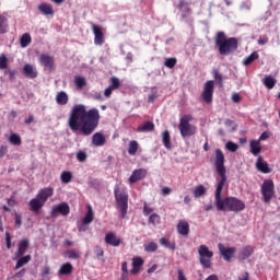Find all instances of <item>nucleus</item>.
Segmentation results:
<instances>
[{"mask_svg": "<svg viewBox=\"0 0 280 280\" xmlns=\"http://www.w3.org/2000/svg\"><path fill=\"white\" fill-rule=\"evenodd\" d=\"M32 44V35L30 33H25L20 38V45L21 47L25 48L28 47Z\"/></svg>", "mask_w": 280, "mask_h": 280, "instance_id": "30", "label": "nucleus"}, {"mask_svg": "<svg viewBox=\"0 0 280 280\" xmlns=\"http://www.w3.org/2000/svg\"><path fill=\"white\" fill-rule=\"evenodd\" d=\"M141 266H143V259H141V257L132 258V269L130 270V273L137 276L138 272H140Z\"/></svg>", "mask_w": 280, "mask_h": 280, "instance_id": "20", "label": "nucleus"}, {"mask_svg": "<svg viewBox=\"0 0 280 280\" xmlns=\"http://www.w3.org/2000/svg\"><path fill=\"white\" fill-rule=\"evenodd\" d=\"M92 31L94 34V44L98 46L104 45V32H102V27L97 24H92Z\"/></svg>", "mask_w": 280, "mask_h": 280, "instance_id": "13", "label": "nucleus"}, {"mask_svg": "<svg viewBox=\"0 0 280 280\" xmlns=\"http://www.w3.org/2000/svg\"><path fill=\"white\" fill-rule=\"evenodd\" d=\"M162 195L163 196H170L171 195V188L170 187L162 188Z\"/></svg>", "mask_w": 280, "mask_h": 280, "instance_id": "62", "label": "nucleus"}, {"mask_svg": "<svg viewBox=\"0 0 280 280\" xmlns=\"http://www.w3.org/2000/svg\"><path fill=\"white\" fill-rule=\"evenodd\" d=\"M177 273H178V280H187L186 275H184V270L178 269Z\"/></svg>", "mask_w": 280, "mask_h": 280, "instance_id": "58", "label": "nucleus"}, {"mask_svg": "<svg viewBox=\"0 0 280 280\" xmlns=\"http://www.w3.org/2000/svg\"><path fill=\"white\" fill-rule=\"evenodd\" d=\"M211 162L214 163V168L217 174L220 176L219 184H217V188L214 190V207H217V211L219 212H242L246 209V205L242 202L237 197H226L222 199V190L224 186H226L228 176H226V158L222 150H214V155L211 158Z\"/></svg>", "mask_w": 280, "mask_h": 280, "instance_id": "1", "label": "nucleus"}, {"mask_svg": "<svg viewBox=\"0 0 280 280\" xmlns=\"http://www.w3.org/2000/svg\"><path fill=\"white\" fill-rule=\"evenodd\" d=\"M225 149L230 152L235 153V152H237L238 145H237V143L228 142V143H225Z\"/></svg>", "mask_w": 280, "mask_h": 280, "instance_id": "43", "label": "nucleus"}, {"mask_svg": "<svg viewBox=\"0 0 280 280\" xmlns=\"http://www.w3.org/2000/svg\"><path fill=\"white\" fill-rule=\"evenodd\" d=\"M9 141H21V136L19 133H11Z\"/></svg>", "mask_w": 280, "mask_h": 280, "instance_id": "53", "label": "nucleus"}, {"mask_svg": "<svg viewBox=\"0 0 280 280\" xmlns=\"http://www.w3.org/2000/svg\"><path fill=\"white\" fill-rule=\"evenodd\" d=\"M255 60H259V52L253 51L248 57L243 60L244 67H248L255 62Z\"/></svg>", "mask_w": 280, "mask_h": 280, "instance_id": "28", "label": "nucleus"}, {"mask_svg": "<svg viewBox=\"0 0 280 280\" xmlns=\"http://www.w3.org/2000/svg\"><path fill=\"white\" fill-rule=\"evenodd\" d=\"M252 255H254V247H252V246H245L244 248L241 249V253H238V259H241V260H246V259H248Z\"/></svg>", "mask_w": 280, "mask_h": 280, "instance_id": "21", "label": "nucleus"}, {"mask_svg": "<svg viewBox=\"0 0 280 280\" xmlns=\"http://www.w3.org/2000/svg\"><path fill=\"white\" fill-rule=\"evenodd\" d=\"M219 252L222 257H224V260L230 262L231 258L235 255L237 249L235 247H224L222 244H219Z\"/></svg>", "mask_w": 280, "mask_h": 280, "instance_id": "12", "label": "nucleus"}, {"mask_svg": "<svg viewBox=\"0 0 280 280\" xmlns=\"http://www.w3.org/2000/svg\"><path fill=\"white\" fill-rule=\"evenodd\" d=\"M207 192L208 189H206V187H203L202 185H198L197 187H195V189H192V196L195 198H201L202 196H206Z\"/></svg>", "mask_w": 280, "mask_h": 280, "instance_id": "29", "label": "nucleus"}, {"mask_svg": "<svg viewBox=\"0 0 280 280\" xmlns=\"http://www.w3.org/2000/svg\"><path fill=\"white\" fill-rule=\"evenodd\" d=\"M28 246H30L28 240H23V241L19 242L18 257L24 256L26 253V249H28Z\"/></svg>", "mask_w": 280, "mask_h": 280, "instance_id": "26", "label": "nucleus"}, {"mask_svg": "<svg viewBox=\"0 0 280 280\" xmlns=\"http://www.w3.org/2000/svg\"><path fill=\"white\" fill-rule=\"evenodd\" d=\"M154 209L149 207L148 205L143 206V215L148 217L149 214L153 213Z\"/></svg>", "mask_w": 280, "mask_h": 280, "instance_id": "47", "label": "nucleus"}, {"mask_svg": "<svg viewBox=\"0 0 280 280\" xmlns=\"http://www.w3.org/2000/svg\"><path fill=\"white\" fill-rule=\"evenodd\" d=\"M70 182H72V173L69 171H63L61 173V183L68 185Z\"/></svg>", "mask_w": 280, "mask_h": 280, "instance_id": "36", "label": "nucleus"}, {"mask_svg": "<svg viewBox=\"0 0 280 280\" xmlns=\"http://www.w3.org/2000/svg\"><path fill=\"white\" fill-rule=\"evenodd\" d=\"M159 249V244L154 243V242H151L149 244H145L144 246V250L147 253H154Z\"/></svg>", "mask_w": 280, "mask_h": 280, "instance_id": "40", "label": "nucleus"}, {"mask_svg": "<svg viewBox=\"0 0 280 280\" xmlns=\"http://www.w3.org/2000/svg\"><path fill=\"white\" fill-rule=\"evenodd\" d=\"M70 213V207L67 202H61L57 206H54L50 211L51 219L58 218V215L67 217Z\"/></svg>", "mask_w": 280, "mask_h": 280, "instance_id": "10", "label": "nucleus"}, {"mask_svg": "<svg viewBox=\"0 0 280 280\" xmlns=\"http://www.w3.org/2000/svg\"><path fill=\"white\" fill-rule=\"evenodd\" d=\"M5 236H7V238H5V241H7V248L11 249L12 248V237L10 236L9 232H7Z\"/></svg>", "mask_w": 280, "mask_h": 280, "instance_id": "50", "label": "nucleus"}, {"mask_svg": "<svg viewBox=\"0 0 280 280\" xmlns=\"http://www.w3.org/2000/svg\"><path fill=\"white\" fill-rule=\"evenodd\" d=\"M255 168H257V171L262 173V174H270L271 173L270 165L267 162H265L262 156L257 158V162L255 163Z\"/></svg>", "mask_w": 280, "mask_h": 280, "instance_id": "16", "label": "nucleus"}, {"mask_svg": "<svg viewBox=\"0 0 280 280\" xmlns=\"http://www.w3.org/2000/svg\"><path fill=\"white\" fill-rule=\"evenodd\" d=\"M121 243L122 240L116 236L115 233L108 232L107 234H105V244H107L108 246L119 247Z\"/></svg>", "mask_w": 280, "mask_h": 280, "instance_id": "14", "label": "nucleus"}, {"mask_svg": "<svg viewBox=\"0 0 280 280\" xmlns=\"http://www.w3.org/2000/svg\"><path fill=\"white\" fill-rule=\"evenodd\" d=\"M148 176V171L140 168V170H135L132 171V175L129 177V183L130 184H136L140 182L141 179L145 178Z\"/></svg>", "mask_w": 280, "mask_h": 280, "instance_id": "15", "label": "nucleus"}, {"mask_svg": "<svg viewBox=\"0 0 280 280\" xmlns=\"http://www.w3.org/2000/svg\"><path fill=\"white\" fill-rule=\"evenodd\" d=\"M115 90H112L110 86H108L107 89L104 90V96L105 97H110L113 95V92Z\"/></svg>", "mask_w": 280, "mask_h": 280, "instance_id": "55", "label": "nucleus"}, {"mask_svg": "<svg viewBox=\"0 0 280 280\" xmlns=\"http://www.w3.org/2000/svg\"><path fill=\"white\" fill-rule=\"evenodd\" d=\"M8 18L0 15V34L8 33Z\"/></svg>", "mask_w": 280, "mask_h": 280, "instance_id": "34", "label": "nucleus"}, {"mask_svg": "<svg viewBox=\"0 0 280 280\" xmlns=\"http://www.w3.org/2000/svg\"><path fill=\"white\" fill-rule=\"evenodd\" d=\"M109 82H110L109 88L114 91H117V89L121 88V81H119V78L117 77H112L109 79Z\"/></svg>", "mask_w": 280, "mask_h": 280, "instance_id": "35", "label": "nucleus"}, {"mask_svg": "<svg viewBox=\"0 0 280 280\" xmlns=\"http://www.w3.org/2000/svg\"><path fill=\"white\" fill-rule=\"evenodd\" d=\"M154 128H155L154 122L148 120L144 124L138 126L137 132H152L154 131Z\"/></svg>", "mask_w": 280, "mask_h": 280, "instance_id": "22", "label": "nucleus"}, {"mask_svg": "<svg viewBox=\"0 0 280 280\" xmlns=\"http://www.w3.org/2000/svg\"><path fill=\"white\" fill-rule=\"evenodd\" d=\"M94 253L96 254V257H103V254H104L102 247L100 246H96V248L94 249Z\"/></svg>", "mask_w": 280, "mask_h": 280, "instance_id": "57", "label": "nucleus"}, {"mask_svg": "<svg viewBox=\"0 0 280 280\" xmlns=\"http://www.w3.org/2000/svg\"><path fill=\"white\" fill-rule=\"evenodd\" d=\"M114 199L116 200V209H118L121 219H126L127 210L129 208V194L127 192L126 187L115 186Z\"/></svg>", "mask_w": 280, "mask_h": 280, "instance_id": "5", "label": "nucleus"}, {"mask_svg": "<svg viewBox=\"0 0 280 280\" xmlns=\"http://www.w3.org/2000/svg\"><path fill=\"white\" fill-rule=\"evenodd\" d=\"M269 137H270V133H268V131H264V132L260 135L258 141H266V139H269Z\"/></svg>", "mask_w": 280, "mask_h": 280, "instance_id": "54", "label": "nucleus"}, {"mask_svg": "<svg viewBox=\"0 0 280 280\" xmlns=\"http://www.w3.org/2000/svg\"><path fill=\"white\" fill-rule=\"evenodd\" d=\"M0 69H8V57L3 54L0 56Z\"/></svg>", "mask_w": 280, "mask_h": 280, "instance_id": "44", "label": "nucleus"}, {"mask_svg": "<svg viewBox=\"0 0 280 280\" xmlns=\"http://www.w3.org/2000/svg\"><path fill=\"white\" fill-rule=\"evenodd\" d=\"M178 62V59L176 57L166 58L164 61V66L167 67V69H174Z\"/></svg>", "mask_w": 280, "mask_h": 280, "instance_id": "37", "label": "nucleus"}, {"mask_svg": "<svg viewBox=\"0 0 280 280\" xmlns=\"http://www.w3.org/2000/svg\"><path fill=\"white\" fill-rule=\"evenodd\" d=\"M176 230L178 231L179 235L187 236L189 235V223H187V221L180 220L178 225H176Z\"/></svg>", "mask_w": 280, "mask_h": 280, "instance_id": "18", "label": "nucleus"}, {"mask_svg": "<svg viewBox=\"0 0 280 280\" xmlns=\"http://www.w3.org/2000/svg\"><path fill=\"white\" fill-rule=\"evenodd\" d=\"M258 45H268V36L264 35L259 37Z\"/></svg>", "mask_w": 280, "mask_h": 280, "instance_id": "51", "label": "nucleus"}, {"mask_svg": "<svg viewBox=\"0 0 280 280\" xmlns=\"http://www.w3.org/2000/svg\"><path fill=\"white\" fill-rule=\"evenodd\" d=\"M149 224L159 225L160 224V215L158 213H152L149 217Z\"/></svg>", "mask_w": 280, "mask_h": 280, "instance_id": "41", "label": "nucleus"}, {"mask_svg": "<svg viewBox=\"0 0 280 280\" xmlns=\"http://www.w3.org/2000/svg\"><path fill=\"white\" fill-rule=\"evenodd\" d=\"M160 245L164 246L168 250H175L176 249L175 242H170V240H167V238H160Z\"/></svg>", "mask_w": 280, "mask_h": 280, "instance_id": "31", "label": "nucleus"}, {"mask_svg": "<svg viewBox=\"0 0 280 280\" xmlns=\"http://www.w3.org/2000/svg\"><path fill=\"white\" fill-rule=\"evenodd\" d=\"M137 151H138V143L137 142H130L129 144V155L133 156L137 155Z\"/></svg>", "mask_w": 280, "mask_h": 280, "instance_id": "42", "label": "nucleus"}, {"mask_svg": "<svg viewBox=\"0 0 280 280\" xmlns=\"http://www.w3.org/2000/svg\"><path fill=\"white\" fill-rule=\"evenodd\" d=\"M213 258V252L206 245L198 247V261L203 269L211 268V259Z\"/></svg>", "mask_w": 280, "mask_h": 280, "instance_id": "7", "label": "nucleus"}, {"mask_svg": "<svg viewBox=\"0 0 280 280\" xmlns=\"http://www.w3.org/2000/svg\"><path fill=\"white\" fill-rule=\"evenodd\" d=\"M22 224V219H21V214L15 213V225L21 226Z\"/></svg>", "mask_w": 280, "mask_h": 280, "instance_id": "60", "label": "nucleus"}, {"mask_svg": "<svg viewBox=\"0 0 280 280\" xmlns=\"http://www.w3.org/2000/svg\"><path fill=\"white\" fill-rule=\"evenodd\" d=\"M74 270V268L72 267V264L70 262H65L62 264V266L59 268V276H69L72 273V271Z\"/></svg>", "mask_w": 280, "mask_h": 280, "instance_id": "24", "label": "nucleus"}, {"mask_svg": "<svg viewBox=\"0 0 280 280\" xmlns=\"http://www.w3.org/2000/svg\"><path fill=\"white\" fill-rule=\"evenodd\" d=\"M23 73L25 78H28L30 80H35V78H38V71L36 70V67L30 63L24 65Z\"/></svg>", "mask_w": 280, "mask_h": 280, "instance_id": "17", "label": "nucleus"}, {"mask_svg": "<svg viewBox=\"0 0 280 280\" xmlns=\"http://www.w3.org/2000/svg\"><path fill=\"white\" fill-rule=\"evenodd\" d=\"M260 194H262V201L266 205H269L271 199L276 197V185L273 184V180L266 179L262 183V186H260Z\"/></svg>", "mask_w": 280, "mask_h": 280, "instance_id": "6", "label": "nucleus"}, {"mask_svg": "<svg viewBox=\"0 0 280 280\" xmlns=\"http://www.w3.org/2000/svg\"><path fill=\"white\" fill-rule=\"evenodd\" d=\"M260 151H261V147L259 141L249 142V152L253 154V156L259 155Z\"/></svg>", "mask_w": 280, "mask_h": 280, "instance_id": "27", "label": "nucleus"}, {"mask_svg": "<svg viewBox=\"0 0 280 280\" xmlns=\"http://www.w3.org/2000/svg\"><path fill=\"white\" fill-rule=\"evenodd\" d=\"M38 10L42 14H45L46 16L54 14V7H51V4L49 3H40L38 5Z\"/></svg>", "mask_w": 280, "mask_h": 280, "instance_id": "25", "label": "nucleus"}, {"mask_svg": "<svg viewBox=\"0 0 280 280\" xmlns=\"http://www.w3.org/2000/svg\"><path fill=\"white\" fill-rule=\"evenodd\" d=\"M232 102H234V104H240V102H242V96L240 93L232 94Z\"/></svg>", "mask_w": 280, "mask_h": 280, "instance_id": "49", "label": "nucleus"}, {"mask_svg": "<svg viewBox=\"0 0 280 280\" xmlns=\"http://www.w3.org/2000/svg\"><path fill=\"white\" fill-rule=\"evenodd\" d=\"M52 196H54L52 187H45L43 189H39V191H37V195H35V198L30 199L28 201L30 211L34 213L39 212L40 209H43V207H45V205L47 203V200L49 198H52Z\"/></svg>", "mask_w": 280, "mask_h": 280, "instance_id": "4", "label": "nucleus"}, {"mask_svg": "<svg viewBox=\"0 0 280 280\" xmlns=\"http://www.w3.org/2000/svg\"><path fill=\"white\" fill-rule=\"evenodd\" d=\"M162 141H170V131H164L163 132Z\"/></svg>", "mask_w": 280, "mask_h": 280, "instance_id": "61", "label": "nucleus"}, {"mask_svg": "<svg viewBox=\"0 0 280 280\" xmlns=\"http://www.w3.org/2000/svg\"><path fill=\"white\" fill-rule=\"evenodd\" d=\"M56 102L59 106H67V104H69V94L65 91L58 92L56 95Z\"/></svg>", "mask_w": 280, "mask_h": 280, "instance_id": "19", "label": "nucleus"}, {"mask_svg": "<svg viewBox=\"0 0 280 280\" xmlns=\"http://www.w3.org/2000/svg\"><path fill=\"white\" fill-rule=\"evenodd\" d=\"M100 109L91 108L86 110L83 104H77L70 110L68 126L72 132H79L83 137H91L100 126Z\"/></svg>", "mask_w": 280, "mask_h": 280, "instance_id": "2", "label": "nucleus"}, {"mask_svg": "<svg viewBox=\"0 0 280 280\" xmlns=\"http://www.w3.org/2000/svg\"><path fill=\"white\" fill-rule=\"evenodd\" d=\"M262 84L266 86V89L272 90V88L277 85V79L270 74L265 75L262 79Z\"/></svg>", "mask_w": 280, "mask_h": 280, "instance_id": "23", "label": "nucleus"}, {"mask_svg": "<svg viewBox=\"0 0 280 280\" xmlns=\"http://www.w3.org/2000/svg\"><path fill=\"white\" fill-rule=\"evenodd\" d=\"M215 86V82L213 80L207 81L203 85V92L201 97L206 104H211L213 102V89Z\"/></svg>", "mask_w": 280, "mask_h": 280, "instance_id": "9", "label": "nucleus"}, {"mask_svg": "<svg viewBox=\"0 0 280 280\" xmlns=\"http://www.w3.org/2000/svg\"><path fill=\"white\" fill-rule=\"evenodd\" d=\"M215 46L219 49L221 56H229V54H235L237 51L238 42L235 37H226L224 32H218L214 37Z\"/></svg>", "mask_w": 280, "mask_h": 280, "instance_id": "3", "label": "nucleus"}, {"mask_svg": "<svg viewBox=\"0 0 280 280\" xmlns=\"http://www.w3.org/2000/svg\"><path fill=\"white\" fill-rule=\"evenodd\" d=\"M31 259L32 257L30 255L19 258L18 262L15 264V269L23 268L26 264L30 262Z\"/></svg>", "mask_w": 280, "mask_h": 280, "instance_id": "32", "label": "nucleus"}, {"mask_svg": "<svg viewBox=\"0 0 280 280\" xmlns=\"http://www.w3.org/2000/svg\"><path fill=\"white\" fill-rule=\"evenodd\" d=\"M92 141H106L103 132H96L92 137Z\"/></svg>", "mask_w": 280, "mask_h": 280, "instance_id": "45", "label": "nucleus"}, {"mask_svg": "<svg viewBox=\"0 0 280 280\" xmlns=\"http://www.w3.org/2000/svg\"><path fill=\"white\" fill-rule=\"evenodd\" d=\"M90 223H81V224H79L78 225V231L80 232V233H85L86 232V230H89V225Z\"/></svg>", "mask_w": 280, "mask_h": 280, "instance_id": "48", "label": "nucleus"}, {"mask_svg": "<svg viewBox=\"0 0 280 280\" xmlns=\"http://www.w3.org/2000/svg\"><path fill=\"white\" fill-rule=\"evenodd\" d=\"M33 121H34V115H30L28 118L24 120V124H26V126H30V124H32Z\"/></svg>", "mask_w": 280, "mask_h": 280, "instance_id": "63", "label": "nucleus"}, {"mask_svg": "<svg viewBox=\"0 0 280 280\" xmlns=\"http://www.w3.org/2000/svg\"><path fill=\"white\" fill-rule=\"evenodd\" d=\"M39 63L44 69L49 71V73H51V71H56V59L50 55L42 54L39 56Z\"/></svg>", "mask_w": 280, "mask_h": 280, "instance_id": "11", "label": "nucleus"}, {"mask_svg": "<svg viewBox=\"0 0 280 280\" xmlns=\"http://www.w3.org/2000/svg\"><path fill=\"white\" fill-rule=\"evenodd\" d=\"M191 119H194L191 115H185L180 118L178 129L182 137H191L192 135H196V127L189 124Z\"/></svg>", "mask_w": 280, "mask_h": 280, "instance_id": "8", "label": "nucleus"}, {"mask_svg": "<svg viewBox=\"0 0 280 280\" xmlns=\"http://www.w3.org/2000/svg\"><path fill=\"white\" fill-rule=\"evenodd\" d=\"M238 280H249V273H248V271H245L244 275L238 278Z\"/></svg>", "mask_w": 280, "mask_h": 280, "instance_id": "64", "label": "nucleus"}, {"mask_svg": "<svg viewBox=\"0 0 280 280\" xmlns=\"http://www.w3.org/2000/svg\"><path fill=\"white\" fill-rule=\"evenodd\" d=\"M75 159H78L79 163H83L86 161V153L83 151H79L75 155Z\"/></svg>", "mask_w": 280, "mask_h": 280, "instance_id": "46", "label": "nucleus"}, {"mask_svg": "<svg viewBox=\"0 0 280 280\" xmlns=\"http://www.w3.org/2000/svg\"><path fill=\"white\" fill-rule=\"evenodd\" d=\"M212 75H213V79L215 80V82L218 84H220V86H222L223 84V79H222V74L220 73V71L218 69H213L212 70Z\"/></svg>", "mask_w": 280, "mask_h": 280, "instance_id": "39", "label": "nucleus"}, {"mask_svg": "<svg viewBox=\"0 0 280 280\" xmlns=\"http://www.w3.org/2000/svg\"><path fill=\"white\" fill-rule=\"evenodd\" d=\"M74 84L79 91L86 86V79L84 77H74Z\"/></svg>", "mask_w": 280, "mask_h": 280, "instance_id": "33", "label": "nucleus"}, {"mask_svg": "<svg viewBox=\"0 0 280 280\" xmlns=\"http://www.w3.org/2000/svg\"><path fill=\"white\" fill-rule=\"evenodd\" d=\"M93 100H96L98 102H103L104 101V96H102V93L96 92L95 94H93Z\"/></svg>", "mask_w": 280, "mask_h": 280, "instance_id": "56", "label": "nucleus"}, {"mask_svg": "<svg viewBox=\"0 0 280 280\" xmlns=\"http://www.w3.org/2000/svg\"><path fill=\"white\" fill-rule=\"evenodd\" d=\"M79 255L75 250H68V258L70 259H78Z\"/></svg>", "mask_w": 280, "mask_h": 280, "instance_id": "52", "label": "nucleus"}, {"mask_svg": "<svg viewBox=\"0 0 280 280\" xmlns=\"http://www.w3.org/2000/svg\"><path fill=\"white\" fill-rule=\"evenodd\" d=\"M93 217L94 214L92 212V209L91 207H89V211L86 212L85 218H83V221L81 222V224H91L94 219Z\"/></svg>", "mask_w": 280, "mask_h": 280, "instance_id": "38", "label": "nucleus"}, {"mask_svg": "<svg viewBox=\"0 0 280 280\" xmlns=\"http://www.w3.org/2000/svg\"><path fill=\"white\" fill-rule=\"evenodd\" d=\"M7 153H8V148L2 145L0 148V159H2L4 155H7Z\"/></svg>", "mask_w": 280, "mask_h": 280, "instance_id": "59", "label": "nucleus"}]
</instances>
